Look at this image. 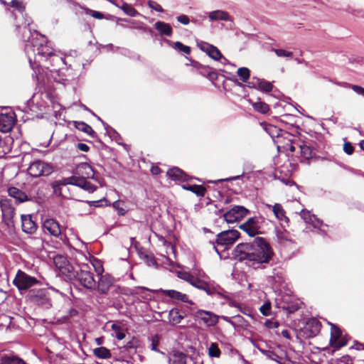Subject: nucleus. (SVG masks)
<instances>
[{"label": "nucleus", "mask_w": 364, "mask_h": 364, "mask_svg": "<svg viewBox=\"0 0 364 364\" xmlns=\"http://www.w3.org/2000/svg\"><path fill=\"white\" fill-rule=\"evenodd\" d=\"M29 26L30 23H28L27 26L23 28V38L27 41L25 51L31 68L34 70L42 61L46 60L47 57H50L54 66L60 68L62 65L65 64L64 59L58 55H53V49L48 45L46 37L36 31L31 33Z\"/></svg>", "instance_id": "1"}, {"label": "nucleus", "mask_w": 364, "mask_h": 364, "mask_svg": "<svg viewBox=\"0 0 364 364\" xmlns=\"http://www.w3.org/2000/svg\"><path fill=\"white\" fill-rule=\"evenodd\" d=\"M273 250L263 237H256L252 242L238 244L233 251L234 257L254 269L263 268L273 256Z\"/></svg>", "instance_id": "2"}, {"label": "nucleus", "mask_w": 364, "mask_h": 364, "mask_svg": "<svg viewBox=\"0 0 364 364\" xmlns=\"http://www.w3.org/2000/svg\"><path fill=\"white\" fill-rule=\"evenodd\" d=\"M53 263L58 269L60 273L64 275L67 279L71 280L76 277V271L65 257L60 255L54 256Z\"/></svg>", "instance_id": "3"}, {"label": "nucleus", "mask_w": 364, "mask_h": 364, "mask_svg": "<svg viewBox=\"0 0 364 364\" xmlns=\"http://www.w3.org/2000/svg\"><path fill=\"white\" fill-rule=\"evenodd\" d=\"M53 171V166L43 161L36 160L31 163L28 173L34 178L45 176L51 174Z\"/></svg>", "instance_id": "4"}, {"label": "nucleus", "mask_w": 364, "mask_h": 364, "mask_svg": "<svg viewBox=\"0 0 364 364\" xmlns=\"http://www.w3.org/2000/svg\"><path fill=\"white\" fill-rule=\"evenodd\" d=\"M13 283L22 292L37 284L38 281L36 277H31L21 270H18Z\"/></svg>", "instance_id": "5"}, {"label": "nucleus", "mask_w": 364, "mask_h": 364, "mask_svg": "<svg viewBox=\"0 0 364 364\" xmlns=\"http://www.w3.org/2000/svg\"><path fill=\"white\" fill-rule=\"evenodd\" d=\"M88 269L87 264L82 265L80 272H76V277L83 287L89 289H94L96 288V282L92 273Z\"/></svg>", "instance_id": "6"}, {"label": "nucleus", "mask_w": 364, "mask_h": 364, "mask_svg": "<svg viewBox=\"0 0 364 364\" xmlns=\"http://www.w3.org/2000/svg\"><path fill=\"white\" fill-rule=\"evenodd\" d=\"M249 213V210L242 205H235L223 214V218L228 223H234L241 220Z\"/></svg>", "instance_id": "7"}, {"label": "nucleus", "mask_w": 364, "mask_h": 364, "mask_svg": "<svg viewBox=\"0 0 364 364\" xmlns=\"http://www.w3.org/2000/svg\"><path fill=\"white\" fill-rule=\"evenodd\" d=\"M240 235V233L237 230H225L217 235L216 242L219 245L228 247L234 244Z\"/></svg>", "instance_id": "8"}, {"label": "nucleus", "mask_w": 364, "mask_h": 364, "mask_svg": "<svg viewBox=\"0 0 364 364\" xmlns=\"http://www.w3.org/2000/svg\"><path fill=\"white\" fill-rule=\"evenodd\" d=\"M28 296L30 301L34 304L44 306L46 307L50 306V300L48 297L46 289H32L29 291Z\"/></svg>", "instance_id": "9"}, {"label": "nucleus", "mask_w": 364, "mask_h": 364, "mask_svg": "<svg viewBox=\"0 0 364 364\" xmlns=\"http://www.w3.org/2000/svg\"><path fill=\"white\" fill-rule=\"evenodd\" d=\"M240 228L251 237L260 233L259 220L256 217L249 218L245 223L240 225Z\"/></svg>", "instance_id": "10"}, {"label": "nucleus", "mask_w": 364, "mask_h": 364, "mask_svg": "<svg viewBox=\"0 0 364 364\" xmlns=\"http://www.w3.org/2000/svg\"><path fill=\"white\" fill-rule=\"evenodd\" d=\"M331 326L330 344L335 348H340L346 345V341L342 338L341 331L334 324Z\"/></svg>", "instance_id": "11"}, {"label": "nucleus", "mask_w": 364, "mask_h": 364, "mask_svg": "<svg viewBox=\"0 0 364 364\" xmlns=\"http://www.w3.org/2000/svg\"><path fill=\"white\" fill-rule=\"evenodd\" d=\"M15 114L13 112H9L6 114H0V132H10L15 124Z\"/></svg>", "instance_id": "12"}, {"label": "nucleus", "mask_w": 364, "mask_h": 364, "mask_svg": "<svg viewBox=\"0 0 364 364\" xmlns=\"http://www.w3.org/2000/svg\"><path fill=\"white\" fill-rule=\"evenodd\" d=\"M6 201L1 202V207L2 211V220L5 225L9 228H12L14 226V208L9 205L6 203Z\"/></svg>", "instance_id": "13"}, {"label": "nucleus", "mask_w": 364, "mask_h": 364, "mask_svg": "<svg viewBox=\"0 0 364 364\" xmlns=\"http://www.w3.org/2000/svg\"><path fill=\"white\" fill-rule=\"evenodd\" d=\"M196 316L202 320L203 323L208 327L215 326L220 318L219 316L215 314L212 311L198 310L196 311Z\"/></svg>", "instance_id": "14"}, {"label": "nucleus", "mask_w": 364, "mask_h": 364, "mask_svg": "<svg viewBox=\"0 0 364 364\" xmlns=\"http://www.w3.org/2000/svg\"><path fill=\"white\" fill-rule=\"evenodd\" d=\"M43 228L45 232H48L50 235L58 237L61 235V228L55 220L48 218L44 220Z\"/></svg>", "instance_id": "15"}, {"label": "nucleus", "mask_w": 364, "mask_h": 364, "mask_svg": "<svg viewBox=\"0 0 364 364\" xmlns=\"http://www.w3.org/2000/svg\"><path fill=\"white\" fill-rule=\"evenodd\" d=\"M113 284V278L109 274L100 275L97 290L100 294H106Z\"/></svg>", "instance_id": "16"}, {"label": "nucleus", "mask_w": 364, "mask_h": 364, "mask_svg": "<svg viewBox=\"0 0 364 364\" xmlns=\"http://www.w3.org/2000/svg\"><path fill=\"white\" fill-rule=\"evenodd\" d=\"M159 292L164 296L169 297L173 300H176L178 301H182L185 303H191L188 299V296L181 291L173 290V289H159Z\"/></svg>", "instance_id": "17"}, {"label": "nucleus", "mask_w": 364, "mask_h": 364, "mask_svg": "<svg viewBox=\"0 0 364 364\" xmlns=\"http://www.w3.org/2000/svg\"><path fill=\"white\" fill-rule=\"evenodd\" d=\"M321 328V323L314 318L309 319L304 327L305 330L309 332V337L316 336L320 332Z\"/></svg>", "instance_id": "18"}, {"label": "nucleus", "mask_w": 364, "mask_h": 364, "mask_svg": "<svg viewBox=\"0 0 364 364\" xmlns=\"http://www.w3.org/2000/svg\"><path fill=\"white\" fill-rule=\"evenodd\" d=\"M21 222L22 230L26 233L32 234L36 230L37 225L31 215H21Z\"/></svg>", "instance_id": "19"}, {"label": "nucleus", "mask_w": 364, "mask_h": 364, "mask_svg": "<svg viewBox=\"0 0 364 364\" xmlns=\"http://www.w3.org/2000/svg\"><path fill=\"white\" fill-rule=\"evenodd\" d=\"M8 194L14 198L17 203H23L28 200L26 193L16 187H9L7 190Z\"/></svg>", "instance_id": "20"}, {"label": "nucleus", "mask_w": 364, "mask_h": 364, "mask_svg": "<svg viewBox=\"0 0 364 364\" xmlns=\"http://www.w3.org/2000/svg\"><path fill=\"white\" fill-rule=\"evenodd\" d=\"M259 350L264 355L269 359L276 361L279 364H291V361L285 358L280 357L277 353L270 350H264L260 348H258Z\"/></svg>", "instance_id": "21"}, {"label": "nucleus", "mask_w": 364, "mask_h": 364, "mask_svg": "<svg viewBox=\"0 0 364 364\" xmlns=\"http://www.w3.org/2000/svg\"><path fill=\"white\" fill-rule=\"evenodd\" d=\"M266 207L274 213V215L277 220L281 221L288 220V218L285 215V210L281 204L275 203L273 205L270 204H266Z\"/></svg>", "instance_id": "22"}, {"label": "nucleus", "mask_w": 364, "mask_h": 364, "mask_svg": "<svg viewBox=\"0 0 364 364\" xmlns=\"http://www.w3.org/2000/svg\"><path fill=\"white\" fill-rule=\"evenodd\" d=\"M185 316V312L178 309H172L168 313L169 323L173 326L178 324L184 318Z\"/></svg>", "instance_id": "23"}, {"label": "nucleus", "mask_w": 364, "mask_h": 364, "mask_svg": "<svg viewBox=\"0 0 364 364\" xmlns=\"http://www.w3.org/2000/svg\"><path fill=\"white\" fill-rule=\"evenodd\" d=\"M208 18L210 21H232L230 14L223 10H215L209 13Z\"/></svg>", "instance_id": "24"}, {"label": "nucleus", "mask_w": 364, "mask_h": 364, "mask_svg": "<svg viewBox=\"0 0 364 364\" xmlns=\"http://www.w3.org/2000/svg\"><path fill=\"white\" fill-rule=\"evenodd\" d=\"M301 216L305 223L311 224L315 228H318L323 225L321 220L318 219L314 215H311L309 211L302 210Z\"/></svg>", "instance_id": "25"}, {"label": "nucleus", "mask_w": 364, "mask_h": 364, "mask_svg": "<svg viewBox=\"0 0 364 364\" xmlns=\"http://www.w3.org/2000/svg\"><path fill=\"white\" fill-rule=\"evenodd\" d=\"M167 176L173 181H186L188 176L180 168L174 167L167 171Z\"/></svg>", "instance_id": "26"}, {"label": "nucleus", "mask_w": 364, "mask_h": 364, "mask_svg": "<svg viewBox=\"0 0 364 364\" xmlns=\"http://www.w3.org/2000/svg\"><path fill=\"white\" fill-rule=\"evenodd\" d=\"M76 173L82 175V177L93 178L94 171L92 166L87 163H81L76 168Z\"/></svg>", "instance_id": "27"}, {"label": "nucleus", "mask_w": 364, "mask_h": 364, "mask_svg": "<svg viewBox=\"0 0 364 364\" xmlns=\"http://www.w3.org/2000/svg\"><path fill=\"white\" fill-rule=\"evenodd\" d=\"M168 364H186V355L179 351H172L169 354Z\"/></svg>", "instance_id": "28"}, {"label": "nucleus", "mask_w": 364, "mask_h": 364, "mask_svg": "<svg viewBox=\"0 0 364 364\" xmlns=\"http://www.w3.org/2000/svg\"><path fill=\"white\" fill-rule=\"evenodd\" d=\"M252 83V87H254L264 92H269L272 91L273 88L272 84L268 81L264 80V79L257 78L256 81L257 85H255L254 82ZM250 87H251V85H250Z\"/></svg>", "instance_id": "29"}, {"label": "nucleus", "mask_w": 364, "mask_h": 364, "mask_svg": "<svg viewBox=\"0 0 364 364\" xmlns=\"http://www.w3.org/2000/svg\"><path fill=\"white\" fill-rule=\"evenodd\" d=\"M154 27L161 35L171 36L172 34V32H173L172 28L167 23H165L163 21H157L155 23Z\"/></svg>", "instance_id": "30"}, {"label": "nucleus", "mask_w": 364, "mask_h": 364, "mask_svg": "<svg viewBox=\"0 0 364 364\" xmlns=\"http://www.w3.org/2000/svg\"><path fill=\"white\" fill-rule=\"evenodd\" d=\"M75 127L80 131H82L92 137H95L96 134L92 128L83 122H75Z\"/></svg>", "instance_id": "31"}, {"label": "nucleus", "mask_w": 364, "mask_h": 364, "mask_svg": "<svg viewBox=\"0 0 364 364\" xmlns=\"http://www.w3.org/2000/svg\"><path fill=\"white\" fill-rule=\"evenodd\" d=\"M182 188L194 193L198 196H204L206 191L205 187L199 185H183Z\"/></svg>", "instance_id": "32"}, {"label": "nucleus", "mask_w": 364, "mask_h": 364, "mask_svg": "<svg viewBox=\"0 0 364 364\" xmlns=\"http://www.w3.org/2000/svg\"><path fill=\"white\" fill-rule=\"evenodd\" d=\"M93 354L100 359H108L112 357L109 350L105 347H99L93 350Z\"/></svg>", "instance_id": "33"}, {"label": "nucleus", "mask_w": 364, "mask_h": 364, "mask_svg": "<svg viewBox=\"0 0 364 364\" xmlns=\"http://www.w3.org/2000/svg\"><path fill=\"white\" fill-rule=\"evenodd\" d=\"M149 290L146 287H136L131 290V294L139 295L144 299L148 300V299H151V292L149 293Z\"/></svg>", "instance_id": "34"}, {"label": "nucleus", "mask_w": 364, "mask_h": 364, "mask_svg": "<svg viewBox=\"0 0 364 364\" xmlns=\"http://www.w3.org/2000/svg\"><path fill=\"white\" fill-rule=\"evenodd\" d=\"M0 364H26L24 360L16 356L4 355Z\"/></svg>", "instance_id": "35"}, {"label": "nucleus", "mask_w": 364, "mask_h": 364, "mask_svg": "<svg viewBox=\"0 0 364 364\" xmlns=\"http://www.w3.org/2000/svg\"><path fill=\"white\" fill-rule=\"evenodd\" d=\"M112 330L113 331L112 336L118 340H122L125 337V333L122 327L117 323L112 324Z\"/></svg>", "instance_id": "36"}, {"label": "nucleus", "mask_w": 364, "mask_h": 364, "mask_svg": "<svg viewBox=\"0 0 364 364\" xmlns=\"http://www.w3.org/2000/svg\"><path fill=\"white\" fill-rule=\"evenodd\" d=\"M254 109L261 114H267L269 111V106L264 102L258 101L252 103Z\"/></svg>", "instance_id": "37"}, {"label": "nucleus", "mask_w": 364, "mask_h": 364, "mask_svg": "<svg viewBox=\"0 0 364 364\" xmlns=\"http://www.w3.org/2000/svg\"><path fill=\"white\" fill-rule=\"evenodd\" d=\"M120 9L125 14L132 17L136 16L139 14L138 11L132 6L125 2H122Z\"/></svg>", "instance_id": "38"}, {"label": "nucleus", "mask_w": 364, "mask_h": 364, "mask_svg": "<svg viewBox=\"0 0 364 364\" xmlns=\"http://www.w3.org/2000/svg\"><path fill=\"white\" fill-rule=\"evenodd\" d=\"M208 353L210 358H219L221 351L217 343H211L208 348Z\"/></svg>", "instance_id": "39"}, {"label": "nucleus", "mask_w": 364, "mask_h": 364, "mask_svg": "<svg viewBox=\"0 0 364 364\" xmlns=\"http://www.w3.org/2000/svg\"><path fill=\"white\" fill-rule=\"evenodd\" d=\"M62 186H66V184L63 183V178L62 180L55 181L52 183L51 187L53 188V193L55 196H62Z\"/></svg>", "instance_id": "40"}, {"label": "nucleus", "mask_w": 364, "mask_h": 364, "mask_svg": "<svg viewBox=\"0 0 364 364\" xmlns=\"http://www.w3.org/2000/svg\"><path fill=\"white\" fill-rule=\"evenodd\" d=\"M299 149L302 159L309 160L312 157V151L309 146L306 144L299 145Z\"/></svg>", "instance_id": "41"}, {"label": "nucleus", "mask_w": 364, "mask_h": 364, "mask_svg": "<svg viewBox=\"0 0 364 364\" xmlns=\"http://www.w3.org/2000/svg\"><path fill=\"white\" fill-rule=\"evenodd\" d=\"M84 177H78V176H71L63 178V183L66 185L70 184L74 185L77 187L80 186V184L82 183V181Z\"/></svg>", "instance_id": "42"}, {"label": "nucleus", "mask_w": 364, "mask_h": 364, "mask_svg": "<svg viewBox=\"0 0 364 364\" xmlns=\"http://www.w3.org/2000/svg\"><path fill=\"white\" fill-rule=\"evenodd\" d=\"M238 76L242 80V82H246L247 80L250 78V70L247 68H240L237 72Z\"/></svg>", "instance_id": "43"}, {"label": "nucleus", "mask_w": 364, "mask_h": 364, "mask_svg": "<svg viewBox=\"0 0 364 364\" xmlns=\"http://www.w3.org/2000/svg\"><path fill=\"white\" fill-rule=\"evenodd\" d=\"M211 58L218 60L219 59L223 58V55L220 51L214 46H212L210 49L208 50L207 53Z\"/></svg>", "instance_id": "44"}, {"label": "nucleus", "mask_w": 364, "mask_h": 364, "mask_svg": "<svg viewBox=\"0 0 364 364\" xmlns=\"http://www.w3.org/2000/svg\"><path fill=\"white\" fill-rule=\"evenodd\" d=\"M124 203L122 200H117L112 203L113 208L117 210L119 215H124L127 213V210L124 208Z\"/></svg>", "instance_id": "45"}, {"label": "nucleus", "mask_w": 364, "mask_h": 364, "mask_svg": "<svg viewBox=\"0 0 364 364\" xmlns=\"http://www.w3.org/2000/svg\"><path fill=\"white\" fill-rule=\"evenodd\" d=\"M91 263H92V265L94 267L95 271L96 272L97 274L102 275L104 272V268L102 264V262L100 260H98L95 258H93L92 259Z\"/></svg>", "instance_id": "46"}, {"label": "nucleus", "mask_w": 364, "mask_h": 364, "mask_svg": "<svg viewBox=\"0 0 364 364\" xmlns=\"http://www.w3.org/2000/svg\"><path fill=\"white\" fill-rule=\"evenodd\" d=\"M80 188L88 191L89 193H93L97 190V186L88 182L84 178L82 181V183L80 184Z\"/></svg>", "instance_id": "47"}, {"label": "nucleus", "mask_w": 364, "mask_h": 364, "mask_svg": "<svg viewBox=\"0 0 364 364\" xmlns=\"http://www.w3.org/2000/svg\"><path fill=\"white\" fill-rule=\"evenodd\" d=\"M261 314L264 316L270 315L271 311V303L267 301H265L259 308Z\"/></svg>", "instance_id": "48"}, {"label": "nucleus", "mask_w": 364, "mask_h": 364, "mask_svg": "<svg viewBox=\"0 0 364 364\" xmlns=\"http://www.w3.org/2000/svg\"><path fill=\"white\" fill-rule=\"evenodd\" d=\"M274 52L280 58H291L293 53L283 49H273Z\"/></svg>", "instance_id": "49"}, {"label": "nucleus", "mask_w": 364, "mask_h": 364, "mask_svg": "<svg viewBox=\"0 0 364 364\" xmlns=\"http://www.w3.org/2000/svg\"><path fill=\"white\" fill-rule=\"evenodd\" d=\"M159 341H160V337H159V335L156 334V335L153 336L151 338L150 348L152 350H154V351H156V352H159V350L157 349V346L159 344Z\"/></svg>", "instance_id": "50"}, {"label": "nucleus", "mask_w": 364, "mask_h": 364, "mask_svg": "<svg viewBox=\"0 0 364 364\" xmlns=\"http://www.w3.org/2000/svg\"><path fill=\"white\" fill-rule=\"evenodd\" d=\"M173 48L185 53L186 54H189L191 53L190 47L183 45L179 41H176L174 43Z\"/></svg>", "instance_id": "51"}, {"label": "nucleus", "mask_w": 364, "mask_h": 364, "mask_svg": "<svg viewBox=\"0 0 364 364\" xmlns=\"http://www.w3.org/2000/svg\"><path fill=\"white\" fill-rule=\"evenodd\" d=\"M205 288L202 289V290L205 291L207 294L208 295H213L217 292V290L215 287L213 286V284L207 282L205 284Z\"/></svg>", "instance_id": "52"}, {"label": "nucleus", "mask_w": 364, "mask_h": 364, "mask_svg": "<svg viewBox=\"0 0 364 364\" xmlns=\"http://www.w3.org/2000/svg\"><path fill=\"white\" fill-rule=\"evenodd\" d=\"M147 4L149 6V8H151L153 10H155V11H156L158 12H163L164 11V9L161 6V5L159 4L157 2L154 1L149 0V1H148Z\"/></svg>", "instance_id": "53"}, {"label": "nucleus", "mask_w": 364, "mask_h": 364, "mask_svg": "<svg viewBox=\"0 0 364 364\" xmlns=\"http://www.w3.org/2000/svg\"><path fill=\"white\" fill-rule=\"evenodd\" d=\"M11 7L16 8L19 11H23L24 6L23 2L18 0H12L10 4Z\"/></svg>", "instance_id": "54"}, {"label": "nucleus", "mask_w": 364, "mask_h": 364, "mask_svg": "<svg viewBox=\"0 0 364 364\" xmlns=\"http://www.w3.org/2000/svg\"><path fill=\"white\" fill-rule=\"evenodd\" d=\"M86 14L92 16L93 18L97 19H102L104 17V15L102 13L91 9H86Z\"/></svg>", "instance_id": "55"}, {"label": "nucleus", "mask_w": 364, "mask_h": 364, "mask_svg": "<svg viewBox=\"0 0 364 364\" xmlns=\"http://www.w3.org/2000/svg\"><path fill=\"white\" fill-rule=\"evenodd\" d=\"M277 277L274 275L269 276L268 277L269 281L270 282H275V283H281L283 281V277L281 273L277 272L276 274Z\"/></svg>", "instance_id": "56"}, {"label": "nucleus", "mask_w": 364, "mask_h": 364, "mask_svg": "<svg viewBox=\"0 0 364 364\" xmlns=\"http://www.w3.org/2000/svg\"><path fill=\"white\" fill-rule=\"evenodd\" d=\"M198 47L200 48V49L201 50H203V52L208 53V50L210 49V48H211V46L213 45H210V44H209L208 43L201 41V42L198 43Z\"/></svg>", "instance_id": "57"}, {"label": "nucleus", "mask_w": 364, "mask_h": 364, "mask_svg": "<svg viewBox=\"0 0 364 364\" xmlns=\"http://www.w3.org/2000/svg\"><path fill=\"white\" fill-rule=\"evenodd\" d=\"M264 326L269 329L276 328L279 326V323L277 321L268 319L264 322Z\"/></svg>", "instance_id": "58"}, {"label": "nucleus", "mask_w": 364, "mask_h": 364, "mask_svg": "<svg viewBox=\"0 0 364 364\" xmlns=\"http://www.w3.org/2000/svg\"><path fill=\"white\" fill-rule=\"evenodd\" d=\"M343 149H344V151L350 155V154H352L353 151H354V148L353 146L351 145L350 143L349 142H346L343 145Z\"/></svg>", "instance_id": "59"}, {"label": "nucleus", "mask_w": 364, "mask_h": 364, "mask_svg": "<svg viewBox=\"0 0 364 364\" xmlns=\"http://www.w3.org/2000/svg\"><path fill=\"white\" fill-rule=\"evenodd\" d=\"M350 87L355 92L364 97V88L363 87L358 86V85H351Z\"/></svg>", "instance_id": "60"}, {"label": "nucleus", "mask_w": 364, "mask_h": 364, "mask_svg": "<svg viewBox=\"0 0 364 364\" xmlns=\"http://www.w3.org/2000/svg\"><path fill=\"white\" fill-rule=\"evenodd\" d=\"M206 282H207V281H205V280L197 278L196 281V283H195V285H194V287H196V288H197L198 289L202 290V289L205 288L204 286H205Z\"/></svg>", "instance_id": "61"}, {"label": "nucleus", "mask_w": 364, "mask_h": 364, "mask_svg": "<svg viewBox=\"0 0 364 364\" xmlns=\"http://www.w3.org/2000/svg\"><path fill=\"white\" fill-rule=\"evenodd\" d=\"M177 20L178 22H180L181 23H182L183 25H187L190 22L189 18L186 15H184V14L178 16L177 17Z\"/></svg>", "instance_id": "62"}, {"label": "nucleus", "mask_w": 364, "mask_h": 364, "mask_svg": "<svg viewBox=\"0 0 364 364\" xmlns=\"http://www.w3.org/2000/svg\"><path fill=\"white\" fill-rule=\"evenodd\" d=\"M281 307L283 309H285L286 311H287L289 313H293L299 309V306L297 305L289 306L287 304H284Z\"/></svg>", "instance_id": "63"}, {"label": "nucleus", "mask_w": 364, "mask_h": 364, "mask_svg": "<svg viewBox=\"0 0 364 364\" xmlns=\"http://www.w3.org/2000/svg\"><path fill=\"white\" fill-rule=\"evenodd\" d=\"M31 240L33 242V244H35L38 249H41L43 247V242L41 238L36 237V238H31Z\"/></svg>", "instance_id": "64"}]
</instances>
